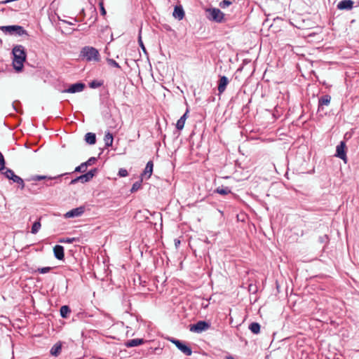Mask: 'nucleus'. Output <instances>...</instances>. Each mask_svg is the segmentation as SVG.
Listing matches in <instances>:
<instances>
[{"label":"nucleus","mask_w":359,"mask_h":359,"mask_svg":"<svg viewBox=\"0 0 359 359\" xmlns=\"http://www.w3.org/2000/svg\"><path fill=\"white\" fill-rule=\"evenodd\" d=\"M12 53L13 55V67L17 72H20L22 69L23 64L27 56L23 46H14Z\"/></svg>","instance_id":"1"},{"label":"nucleus","mask_w":359,"mask_h":359,"mask_svg":"<svg viewBox=\"0 0 359 359\" xmlns=\"http://www.w3.org/2000/svg\"><path fill=\"white\" fill-rule=\"evenodd\" d=\"M331 97L328 95H324L319 99V105H328L330 102Z\"/></svg>","instance_id":"21"},{"label":"nucleus","mask_w":359,"mask_h":359,"mask_svg":"<svg viewBox=\"0 0 359 359\" xmlns=\"http://www.w3.org/2000/svg\"><path fill=\"white\" fill-rule=\"evenodd\" d=\"M81 56L87 61H98L100 59L98 50L93 46H85L81 51Z\"/></svg>","instance_id":"3"},{"label":"nucleus","mask_w":359,"mask_h":359,"mask_svg":"<svg viewBox=\"0 0 359 359\" xmlns=\"http://www.w3.org/2000/svg\"><path fill=\"white\" fill-rule=\"evenodd\" d=\"M180 241H176V243H180Z\"/></svg>","instance_id":"47"},{"label":"nucleus","mask_w":359,"mask_h":359,"mask_svg":"<svg viewBox=\"0 0 359 359\" xmlns=\"http://www.w3.org/2000/svg\"><path fill=\"white\" fill-rule=\"evenodd\" d=\"M105 53L108 55V56H111V50L107 46L105 48Z\"/></svg>","instance_id":"40"},{"label":"nucleus","mask_w":359,"mask_h":359,"mask_svg":"<svg viewBox=\"0 0 359 359\" xmlns=\"http://www.w3.org/2000/svg\"><path fill=\"white\" fill-rule=\"evenodd\" d=\"M171 341L175 344V346L186 355H191L192 353L191 349L186 344H183L177 339H171Z\"/></svg>","instance_id":"7"},{"label":"nucleus","mask_w":359,"mask_h":359,"mask_svg":"<svg viewBox=\"0 0 359 359\" xmlns=\"http://www.w3.org/2000/svg\"><path fill=\"white\" fill-rule=\"evenodd\" d=\"M113 140H114V137H113L112 134L110 132H107L104 135V137L105 146L107 147L111 146L112 143H113Z\"/></svg>","instance_id":"19"},{"label":"nucleus","mask_w":359,"mask_h":359,"mask_svg":"<svg viewBox=\"0 0 359 359\" xmlns=\"http://www.w3.org/2000/svg\"><path fill=\"white\" fill-rule=\"evenodd\" d=\"M226 359H233V358L230 356V357H227Z\"/></svg>","instance_id":"46"},{"label":"nucleus","mask_w":359,"mask_h":359,"mask_svg":"<svg viewBox=\"0 0 359 359\" xmlns=\"http://www.w3.org/2000/svg\"><path fill=\"white\" fill-rule=\"evenodd\" d=\"M210 327V324L205 321L200 320L197 323L191 325L190 331L200 333L207 330Z\"/></svg>","instance_id":"5"},{"label":"nucleus","mask_w":359,"mask_h":359,"mask_svg":"<svg viewBox=\"0 0 359 359\" xmlns=\"http://www.w3.org/2000/svg\"><path fill=\"white\" fill-rule=\"evenodd\" d=\"M99 7H100V13H101V15L104 16L106 15V10L104 8V1L103 0H100L99 1Z\"/></svg>","instance_id":"31"},{"label":"nucleus","mask_w":359,"mask_h":359,"mask_svg":"<svg viewBox=\"0 0 359 359\" xmlns=\"http://www.w3.org/2000/svg\"><path fill=\"white\" fill-rule=\"evenodd\" d=\"M86 163H81L79 166L76 167L75 168V172H85L86 170Z\"/></svg>","instance_id":"32"},{"label":"nucleus","mask_w":359,"mask_h":359,"mask_svg":"<svg viewBox=\"0 0 359 359\" xmlns=\"http://www.w3.org/2000/svg\"><path fill=\"white\" fill-rule=\"evenodd\" d=\"M41 224L40 221L35 222L32 226L31 233L33 234L37 233L41 229Z\"/></svg>","instance_id":"25"},{"label":"nucleus","mask_w":359,"mask_h":359,"mask_svg":"<svg viewBox=\"0 0 359 359\" xmlns=\"http://www.w3.org/2000/svg\"><path fill=\"white\" fill-rule=\"evenodd\" d=\"M51 268L50 267H43V268H39L38 269V271L41 273H48L50 271Z\"/></svg>","instance_id":"38"},{"label":"nucleus","mask_w":359,"mask_h":359,"mask_svg":"<svg viewBox=\"0 0 359 359\" xmlns=\"http://www.w3.org/2000/svg\"><path fill=\"white\" fill-rule=\"evenodd\" d=\"M109 127H110V128H116V125H114V126L110 125V126H109Z\"/></svg>","instance_id":"45"},{"label":"nucleus","mask_w":359,"mask_h":359,"mask_svg":"<svg viewBox=\"0 0 359 359\" xmlns=\"http://www.w3.org/2000/svg\"><path fill=\"white\" fill-rule=\"evenodd\" d=\"M96 161V158H94V157H92L90 158H89L86 162H85L84 163H86V167H88V165H92L93 163H95V161Z\"/></svg>","instance_id":"39"},{"label":"nucleus","mask_w":359,"mask_h":359,"mask_svg":"<svg viewBox=\"0 0 359 359\" xmlns=\"http://www.w3.org/2000/svg\"><path fill=\"white\" fill-rule=\"evenodd\" d=\"M0 30H1L6 34H9L11 36H28L27 31L24 29L23 27L20 25H8V26H1L0 27Z\"/></svg>","instance_id":"2"},{"label":"nucleus","mask_w":359,"mask_h":359,"mask_svg":"<svg viewBox=\"0 0 359 359\" xmlns=\"http://www.w3.org/2000/svg\"><path fill=\"white\" fill-rule=\"evenodd\" d=\"M141 186H142V180L135 182L133 184L130 191L132 193L137 191V190H139L141 188Z\"/></svg>","instance_id":"30"},{"label":"nucleus","mask_w":359,"mask_h":359,"mask_svg":"<svg viewBox=\"0 0 359 359\" xmlns=\"http://www.w3.org/2000/svg\"><path fill=\"white\" fill-rule=\"evenodd\" d=\"M96 172V169H93L88 172L87 173L82 175L78 177H76L74 180H72L71 182V184H75L77 182H86L90 180L93 176L95 175V173Z\"/></svg>","instance_id":"6"},{"label":"nucleus","mask_w":359,"mask_h":359,"mask_svg":"<svg viewBox=\"0 0 359 359\" xmlns=\"http://www.w3.org/2000/svg\"><path fill=\"white\" fill-rule=\"evenodd\" d=\"M102 85V83L98 81H93L89 83V86L92 88H96Z\"/></svg>","instance_id":"33"},{"label":"nucleus","mask_w":359,"mask_h":359,"mask_svg":"<svg viewBox=\"0 0 359 359\" xmlns=\"http://www.w3.org/2000/svg\"><path fill=\"white\" fill-rule=\"evenodd\" d=\"M250 330L254 334H258L260 332V325L257 323H252L249 326Z\"/></svg>","instance_id":"24"},{"label":"nucleus","mask_w":359,"mask_h":359,"mask_svg":"<svg viewBox=\"0 0 359 359\" xmlns=\"http://www.w3.org/2000/svg\"><path fill=\"white\" fill-rule=\"evenodd\" d=\"M62 349V346L60 344H55L50 349V354L57 356L60 354Z\"/></svg>","instance_id":"20"},{"label":"nucleus","mask_w":359,"mask_h":359,"mask_svg":"<svg viewBox=\"0 0 359 359\" xmlns=\"http://www.w3.org/2000/svg\"><path fill=\"white\" fill-rule=\"evenodd\" d=\"M173 17L175 19L181 20L184 17V11L181 5H177L175 6L174 11L172 13Z\"/></svg>","instance_id":"12"},{"label":"nucleus","mask_w":359,"mask_h":359,"mask_svg":"<svg viewBox=\"0 0 359 359\" xmlns=\"http://www.w3.org/2000/svg\"><path fill=\"white\" fill-rule=\"evenodd\" d=\"M138 43H139V45H144L143 42L142 41L141 36H139Z\"/></svg>","instance_id":"42"},{"label":"nucleus","mask_w":359,"mask_h":359,"mask_svg":"<svg viewBox=\"0 0 359 359\" xmlns=\"http://www.w3.org/2000/svg\"><path fill=\"white\" fill-rule=\"evenodd\" d=\"M143 343H144V341L142 339H130V340H128V341H126L125 345L127 347H134V346H137L139 345H141Z\"/></svg>","instance_id":"17"},{"label":"nucleus","mask_w":359,"mask_h":359,"mask_svg":"<svg viewBox=\"0 0 359 359\" xmlns=\"http://www.w3.org/2000/svg\"><path fill=\"white\" fill-rule=\"evenodd\" d=\"M85 140L89 144H94L96 142V136L95 133H88L85 135Z\"/></svg>","instance_id":"18"},{"label":"nucleus","mask_w":359,"mask_h":359,"mask_svg":"<svg viewBox=\"0 0 359 359\" xmlns=\"http://www.w3.org/2000/svg\"><path fill=\"white\" fill-rule=\"evenodd\" d=\"M76 241L75 238H61L59 242L60 243H72Z\"/></svg>","instance_id":"35"},{"label":"nucleus","mask_w":359,"mask_h":359,"mask_svg":"<svg viewBox=\"0 0 359 359\" xmlns=\"http://www.w3.org/2000/svg\"><path fill=\"white\" fill-rule=\"evenodd\" d=\"M53 253L55 257L59 259L62 260L65 257L64 248L62 245H57L53 248Z\"/></svg>","instance_id":"15"},{"label":"nucleus","mask_w":359,"mask_h":359,"mask_svg":"<svg viewBox=\"0 0 359 359\" xmlns=\"http://www.w3.org/2000/svg\"><path fill=\"white\" fill-rule=\"evenodd\" d=\"M228 83H229V79L226 76H222L220 77V79L219 80V83H218V91H219V94H222V93L224 92Z\"/></svg>","instance_id":"13"},{"label":"nucleus","mask_w":359,"mask_h":359,"mask_svg":"<svg viewBox=\"0 0 359 359\" xmlns=\"http://www.w3.org/2000/svg\"><path fill=\"white\" fill-rule=\"evenodd\" d=\"M206 13L210 20L217 22H221L224 18V13L219 8H209Z\"/></svg>","instance_id":"4"},{"label":"nucleus","mask_w":359,"mask_h":359,"mask_svg":"<svg viewBox=\"0 0 359 359\" xmlns=\"http://www.w3.org/2000/svg\"><path fill=\"white\" fill-rule=\"evenodd\" d=\"M208 301H206V302H205V303H204V302H203V303H202V306H203V308H207V307H208Z\"/></svg>","instance_id":"41"},{"label":"nucleus","mask_w":359,"mask_h":359,"mask_svg":"<svg viewBox=\"0 0 359 359\" xmlns=\"http://www.w3.org/2000/svg\"><path fill=\"white\" fill-rule=\"evenodd\" d=\"M85 208L83 206L72 209L65 214V218H72L81 216L84 212Z\"/></svg>","instance_id":"8"},{"label":"nucleus","mask_w":359,"mask_h":359,"mask_svg":"<svg viewBox=\"0 0 359 359\" xmlns=\"http://www.w3.org/2000/svg\"><path fill=\"white\" fill-rule=\"evenodd\" d=\"M111 56H112V57H116V58H118V55H115V54L112 55Z\"/></svg>","instance_id":"44"},{"label":"nucleus","mask_w":359,"mask_h":359,"mask_svg":"<svg viewBox=\"0 0 359 359\" xmlns=\"http://www.w3.org/2000/svg\"><path fill=\"white\" fill-rule=\"evenodd\" d=\"M118 175L119 177H123L128 176V171H127L126 169L121 168L118 170Z\"/></svg>","instance_id":"36"},{"label":"nucleus","mask_w":359,"mask_h":359,"mask_svg":"<svg viewBox=\"0 0 359 359\" xmlns=\"http://www.w3.org/2000/svg\"><path fill=\"white\" fill-rule=\"evenodd\" d=\"M85 88V85L82 83H76L72 84L68 89L64 90L65 93H75L81 92Z\"/></svg>","instance_id":"10"},{"label":"nucleus","mask_w":359,"mask_h":359,"mask_svg":"<svg viewBox=\"0 0 359 359\" xmlns=\"http://www.w3.org/2000/svg\"><path fill=\"white\" fill-rule=\"evenodd\" d=\"M60 315L62 318H67L68 315L70 313L71 310L68 306H62L60 308Z\"/></svg>","instance_id":"23"},{"label":"nucleus","mask_w":359,"mask_h":359,"mask_svg":"<svg viewBox=\"0 0 359 359\" xmlns=\"http://www.w3.org/2000/svg\"><path fill=\"white\" fill-rule=\"evenodd\" d=\"M353 1L352 0H341L337 6L339 10H349L353 8Z\"/></svg>","instance_id":"11"},{"label":"nucleus","mask_w":359,"mask_h":359,"mask_svg":"<svg viewBox=\"0 0 359 359\" xmlns=\"http://www.w3.org/2000/svg\"><path fill=\"white\" fill-rule=\"evenodd\" d=\"M189 111L187 110V111L184 114V115L182 116H181V118L177 121V123H176V128L179 130H181L184 128V124H185V121L187 118V114H188Z\"/></svg>","instance_id":"16"},{"label":"nucleus","mask_w":359,"mask_h":359,"mask_svg":"<svg viewBox=\"0 0 359 359\" xmlns=\"http://www.w3.org/2000/svg\"><path fill=\"white\" fill-rule=\"evenodd\" d=\"M180 241H176V243H180Z\"/></svg>","instance_id":"48"},{"label":"nucleus","mask_w":359,"mask_h":359,"mask_svg":"<svg viewBox=\"0 0 359 359\" xmlns=\"http://www.w3.org/2000/svg\"><path fill=\"white\" fill-rule=\"evenodd\" d=\"M3 175H4L8 179H11L15 175L14 172L8 168H5V170L1 171Z\"/></svg>","instance_id":"27"},{"label":"nucleus","mask_w":359,"mask_h":359,"mask_svg":"<svg viewBox=\"0 0 359 359\" xmlns=\"http://www.w3.org/2000/svg\"><path fill=\"white\" fill-rule=\"evenodd\" d=\"M236 0H223L219 3V6L222 8H226L233 4Z\"/></svg>","instance_id":"28"},{"label":"nucleus","mask_w":359,"mask_h":359,"mask_svg":"<svg viewBox=\"0 0 359 359\" xmlns=\"http://www.w3.org/2000/svg\"><path fill=\"white\" fill-rule=\"evenodd\" d=\"M107 61L110 65H113L114 67H116L117 68L120 67L119 65L113 58L108 57Z\"/></svg>","instance_id":"37"},{"label":"nucleus","mask_w":359,"mask_h":359,"mask_svg":"<svg viewBox=\"0 0 359 359\" xmlns=\"http://www.w3.org/2000/svg\"><path fill=\"white\" fill-rule=\"evenodd\" d=\"M153 167H154L153 162L151 161H149L146 165L144 170L143 173L142 174V177H146L147 179L150 178V177L153 172Z\"/></svg>","instance_id":"14"},{"label":"nucleus","mask_w":359,"mask_h":359,"mask_svg":"<svg viewBox=\"0 0 359 359\" xmlns=\"http://www.w3.org/2000/svg\"><path fill=\"white\" fill-rule=\"evenodd\" d=\"M63 175H58L57 177H60V176H62ZM57 177H47L46 175H34V176H32L31 180H34V181H39V180H46V179H48V180H53V179H56Z\"/></svg>","instance_id":"22"},{"label":"nucleus","mask_w":359,"mask_h":359,"mask_svg":"<svg viewBox=\"0 0 359 359\" xmlns=\"http://www.w3.org/2000/svg\"><path fill=\"white\" fill-rule=\"evenodd\" d=\"M11 180H12L14 182L18 183L21 184V189H23L25 187L24 182L22 178H20L19 176L15 175L13 177H12Z\"/></svg>","instance_id":"29"},{"label":"nucleus","mask_w":359,"mask_h":359,"mask_svg":"<svg viewBox=\"0 0 359 359\" xmlns=\"http://www.w3.org/2000/svg\"><path fill=\"white\" fill-rule=\"evenodd\" d=\"M346 144L344 142H341L339 145L337 146L336 156L340 158L344 162H346V155L345 151Z\"/></svg>","instance_id":"9"},{"label":"nucleus","mask_w":359,"mask_h":359,"mask_svg":"<svg viewBox=\"0 0 359 359\" xmlns=\"http://www.w3.org/2000/svg\"><path fill=\"white\" fill-rule=\"evenodd\" d=\"M142 50L146 53L145 46H140Z\"/></svg>","instance_id":"43"},{"label":"nucleus","mask_w":359,"mask_h":359,"mask_svg":"<svg viewBox=\"0 0 359 359\" xmlns=\"http://www.w3.org/2000/svg\"><path fill=\"white\" fill-rule=\"evenodd\" d=\"M5 170V161L2 154L0 152V171Z\"/></svg>","instance_id":"34"},{"label":"nucleus","mask_w":359,"mask_h":359,"mask_svg":"<svg viewBox=\"0 0 359 359\" xmlns=\"http://www.w3.org/2000/svg\"><path fill=\"white\" fill-rule=\"evenodd\" d=\"M215 192L221 195H226L231 193V190L228 187H218Z\"/></svg>","instance_id":"26"}]
</instances>
